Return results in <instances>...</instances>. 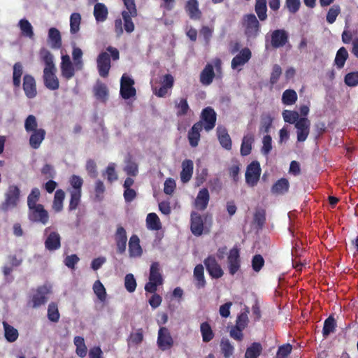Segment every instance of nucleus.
Listing matches in <instances>:
<instances>
[{
	"instance_id": "nucleus-1",
	"label": "nucleus",
	"mask_w": 358,
	"mask_h": 358,
	"mask_svg": "<svg viewBox=\"0 0 358 358\" xmlns=\"http://www.w3.org/2000/svg\"><path fill=\"white\" fill-rule=\"evenodd\" d=\"M39 57L44 63L43 79L45 87L50 90H56L59 87V81L56 75L57 68L53 61L52 54L46 48L39 50Z\"/></svg>"
},
{
	"instance_id": "nucleus-2",
	"label": "nucleus",
	"mask_w": 358,
	"mask_h": 358,
	"mask_svg": "<svg viewBox=\"0 0 358 358\" xmlns=\"http://www.w3.org/2000/svg\"><path fill=\"white\" fill-rule=\"evenodd\" d=\"M106 50L110 52V56L107 52H101L96 59L99 74L102 78H106L108 76L111 67L110 57L114 61L120 58V52L116 48L108 46Z\"/></svg>"
},
{
	"instance_id": "nucleus-3",
	"label": "nucleus",
	"mask_w": 358,
	"mask_h": 358,
	"mask_svg": "<svg viewBox=\"0 0 358 358\" xmlns=\"http://www.w3.org/2000/svg\"><path fill=\"white\" fill-rule=\"evenodd\" d=\"M242 26L244 28V34L248 40L256 38L261 31V24L253 13L243 15Z\"/></svg>"
},
{
	"instance_id": "nucleus-4",
	"label": "nucleus",
	"mask_w": 358,
	"mask_h": 358,
	"mask_svg": "<svg viewBox=\"0 0 358 358\" xmlns=\"http://www.w3.org/2000/svg\"><path fill=\"white\" fill-rule=\"evenodd\" d=\"M148 278L149 281L145 285V291L148 293L156 292L157 287L164 282L159 262H155L151 264Z\"/></svg>"
},
{
	"instance_id": "nucleus-5",
	"label": "nucleus",
	"mask_w": 358,
	"mask_h": 358,
	"mask_svg": "<svg viewBox=\"0 0 358 358\" xmlns=\"http://www.w3.org/2000/svg\"><path fill=\"white\" fill-rule=\"evenodd\" d=\"M125 10L122 11V17L124 20V29L127 33L134 31L135 26L132 21V17H135L138 15L136 3L134 0H122Z\"/></svg>"
},
{
	"instance_id": "nucleus-6",
	"label": "nucleus",
	"mask_w": 358,
	"mask_h": 358,
	"mask_svg": "<svg viewBox=\"0 0 358 358\" xmlns=\"http://www.w3.org/2000/svg\"><path fill=\"white\" fill-rule=\"evenodd\" d=\"M20 197V189L15 185H10L5 193V199L1 204V208L3 211L16 208L18 205Z\"/></svg>"
},
{
	"instance_id": "nucleus-7",
	"label": "nucleus",
	"mask_w": 358,
	"mask_h": 358,
	"mask_svg": "<svg viewBox=\"0 0 358 358\" xmlns=\"http://www.w3.org/2000/svg\"><path fill=\"white\" fill-rule=\"evenodd\" d=\"M262 169L260 164L257 161H252L250 163L247 168L245 174V182L250 187H255L260 178Z\"/></svg>"
},
{
	"instance_id": "nucleus-8",
	"label": "nucleus",
	"mask_w": 358,
	"mask_h": 358,
	"mask_svg": "<svg viewBox=\"0 0 358 358\" xmlns=\"http://www.w3.org/2000/svg\"><path fill=\"white\" fill-rule=\"evenodd\" d=\"M157 345L161 351L171 350L174 345V340L169 329L165 327H161L158 331Z\"/></svg>"
},
{
	"instance_id": "nucleus-9",
	"label": "nucleus",
	"mask_w": 358,
	"mask_h": 358,
	"mask_svg": "<svg viewBox=\"0 0 358 358\" xmlns=\"http://www.w3.org/2000/svg\"><path fill=\"white\" fill-rule=\"evenodd\" d=\"M28 217L30 221L46 224L49 220V214L42 204L29 208Z\"/></svg>"
},
{
	"instance_id": "nucleus-10",
	"label": "nucleus",
	"mask_w": 358,
	"mask_h": 358,
	"mask_svg": "<svg viewBox=\"0 0 358 358\" xmlns=\"http://www.w3.org/2000/svg\"><path fill=\"white\" fill-rule=\"evenodd\" d=\"M200 118L201 120L199 122H201L203 128L206 131H209L212 130L216 124L217 114L212 107L208 106L202 110Z\"/></svg>"
},
{
	"instance_id": "nucleus-11",
	"label": "nucleus",
	"mask_w": 358,
	"mask_h": 358,
	"mask_svg": "<svg viewBox=\"0 0 358 358\" xmlns=\"http://www.w3.org/2000/svg\"><path fill=\"white\" fill-rule=\"evenodd\" d=\"M50 293V289L46 285L38 286L36 289V293L31 296L29 304L34 308L40 307L45 304L48 301L47 295Z\"/></svg>"
},
{
	"instance_id": "nucleus-12",
	"label": "nucleus",
	"mask_w": 358,
	"mask_h": 358,
	"mask_svg": "<svg viewBox=\"0 0 358 358\" xmlns=\"http://www.w3.org/2000/svg\"><path fill=\"white\" fill-rule=\"evenodd\" d=\"M134 85V80L126 74H123L120 81V93L124 99H129L136 95V91Z\"/></svg>"
},
{
	"instance_id": "nucleus-13",
	"label": "nucleus",
	"mask_w": 358,
	"mask_h": 358,
	"mask_svg": "<svg viewBox=\"0 0 358 358\" xmlns=\"http://www.w3.org/2000/svg\"><path fill=\"white\" fill-rule=\"evenodd\" d=\"M61 59V76L66 80H71L75 76L76 70H77L75 63L73 64L68 55H62Z\"/></svg>"
},
{
	"instance_id": "nucleus-14",
	"label": "nucleus",
	"mask_w": 358,
	"mask_h": 358,
	"mask_svg": "<svg viewBox=\"0 0 358 358\" xmlns=\"http://www.w3.org/2000/svg\"><path fill=\"white\" fill-rule=\"evenodd\" d=\"M229 272L231 275H235L241 268L240 251L236 247L229 250L227 257Z\"/></svg>"
},
{
	"instance_id": "nucleus-15",
	"label": "nucleus",
	"mask_w": 358,
	"mask_h": 358,
	"mask_svg": "<svg viewBox=\"0 0 358 358\" xmlns=\"http://www.w3.org/2000/svg\"><path fill=\"white\" fill-rule=\"evenodd\" d=\"M203 263L207 271L213 278L218 279L223 275V270L217 263L215 257L208 256L206 259H205Z\"/></svg>"
},
{
	"instance_id": "nucleus-16",
	"label": "nucleus",
	"mask_w": 358,
	"mask_h": 358,
	"mask_svg": "<svg viewBox=\"0 0 358 358\" xmlns=\"http://www.w3.org/2000/svg\"><path fill=\"white\" fill-rule=\"evenodd\" d=\"M310 122L306 117H301L296 123L297 141L303 142L308 138L310 133Z\"/></svg>"
},
{
	"instance_id": "nucleus-17",
	"label": "nucleus",
	"mask_w": 358,
	"mask_h": 358,
	"mask_svg": "<svg viewBox=\"0 0 358 358\" xmlns=\"http://www.w3.org/2000/svg\"><path fill=\"white\" fill-rule=\"evenodd\" d=\"M115 244L117 246V252L119 254H123L126 251L127 236L125 229L122 226H117L114 235Z\"/></svg>"
},
{
	"instance_id": "nucleus-18",
	"label": "nucleus",
	"mask_w": 358,
	"mask_h": 358,
	"mask_svg": "<svg viewBox=\"0 0 358 358\" xmlns=\"http://www.w3.org/2000/svg\"><path fill=\"white\" fill-rule=\"evenodd\" d=\"M23 90L26 96L34 99L37 95L36 84L35 78L29 74H25L23 77Z\"/></svg>"
},
{
	"instance_id": "nucleus-19",
	"label": "nucleus",
	"mask_w": 358,
	"mask_h": 358,
	"mask_svg": "<svg viewBox=\"0 0 358 358\" xmlns=\"http://www.w3.org/2000/svg\"><path fill=\"white\" fill-rule=\"evenodd\" d=\"M288 34L285 29H276L271 33V44L273 48L283 47L288 42Z\"/></svg>"
},
{
	"instance_id": "nucleus-20",
	"label": "nucleus",
	"mask_w": 358,
	"mask_h": 358,
	"mask_svg": "<svg viewBox=\"0 0 358 358\" xmlns=\"http://www.w3.org/2000/svg\"><path fill=\"white\" fill-rule=\"evenodd\" d=\"M190 221V229L192 233L196 236H201L204 229L202 216L196 212H192L191 213Z\"/></svg>"
},
{
	"instance_id": "nucleus-21",
	"label": "nucleus",
	"mask_w": 358,
	"mask_h": 358,
	"mask_svg": "<svg viewBox=\"0 0 358 358\" xmlns=\"http://www.w3.org/2000/svg\"><path fill=\"white\" fill-rule=\"evenodd\" d=\"M252 57V52L248 48H244L240 50L231 60V68L236 69L239 66H243Z\"/></svg>"
},
{
	"instance_id": "nucleus-22",
	"label": "nucleus",
	"mask_w": 358,
	"mask_h": 358,
	"mask_svg": "<svg viewBox=\"0 0 358 358\" xmlns=\"http://www.w3.org/2000/svg\"><path fill=\"white\" fill-rule=\"evenodd\" d=\"M202 129L203 125L201 122H197L193 124L190 130L188 131L187 138L189 145L192 148H195L198 145L201 137L200 132Z\"/></svg>"
},
{
	"instance_id": "nucleus-23",
	"label": "nucleus",
	"mask_w": 358,
	"mask_h": 358,
	"mask_svg": "<svg viewBox=\"0 0 358 358\" xmlns=\"http://www.w3.org/2000/svg\"><path fill=\"white\" fill-rule=\"evenodd\" d=\"M185 9L190 19L198 20L201 18L202 13L199 8L197 0H188L185 4Z\"/></svg>"
},
{
	"instance_id": "nucleus-24",
	"label": "nucleus",
	"mask_w": 358,
	"mask_h": 358,
	"mask_svg": "<svg viewBox=\"0 0 358 358\" xmlns=\"http://www.w3.org/2000/svg\"><path fill=\"white\" fill-rule=\"evenodd\" d=\"M217 134L220 145L224 149L230 150L232 147V143L227 129L224 127L218 126L217 127Z\"/></svg>"
},
{
	"instance_id": "nucleus-25",
	"label": "nucleus",
	"mask_w": 358,
	"mask_h": 358,
	"mask_svg": "<svg viewBox=\"0 0 358 358\" xmlns=\"http://www.w3.org/2000/svg\"><path fill=\"white\" fill-rule=\"evenodd\" d=\"M48 42L52 49H59L62 45L60 31L55 27L48 31Z\"/></svg>"
},
{
	"instance_id": "nucleus-26",
	"label": "nucleus",
	"mask_w": 358,
	"mask_h": 358,
	"mask_svg": "<svg viewBox=\"0 0 358 358\" xmlns=\"http://www.w3.org/2000/svg\"><path fill=\"white\" fill-rule=\"evenodd\" d=\"M129 252L131 257H141L143 253V250L140 245V239L136 234L132 235L129 238Z\"/></svg>"
},
{
	"instance_id": "nucleus-27",
	"label": "nucleus",
	"mask_w": 358,
	"mask_h": 358,
	"mask_svg": "<svg viewBox=\"0 0 358 358\" xmlns=\"http://www.w3.org/2000/svg\"><path fill=\"white\" fill-rule=\"evenodd\" d=\"M210 195L208 189L203 188L199 190L195 199V207L199 210H204L208 204Z\"/></svg>"
},
{
	"instance_id": "nucleus-28",
	"label": "nucleus",
	"mask_w": 358,
	"mask_h": 358,
	"mask_svg": "<svg viewBox=\"0 0 358 358\" xmlns=\"http://www.w3.org/2000/svg\"><path fill=\"white\" fill-rule=\"evenodd\" d=\"M45 247L50 251L58 250L61 247L60 235L56 231L50 232L45 241Z\"/></svg>"
},
{
	"instance_id": "nucleus-29",
	"label": "nucleus",
	"mask_w": 358,
	"mask_h": 358,
	"mask_svg": "<svg viewBox=\"0 0 358 358\" xmlns=\"http://www.w3.org/2000/svg\"><path fill=\"white\" fill-rule=\"evenodd\" d=\"M46 132L45 129L39 128L37 130L31 131L29 137V145L33 149H38L43 141L45 139Z\"/></svg>"
},
{
	"instance_id": "nucleus-30",
	"label": "nucleus",
	"mask_w": 358,
	"mask_h": 358,
	"mask_svg": "<svg viewBox=\"0 0 358 358\" xmlns=\"http://www.w3.org/2000/svg\"><path fill=\"white\" fill-rule=\"evenodd\" d=\"M215 76L213 66L210 64H207L201 72L200 82L203 85H209L213 83Z\"/></svg>"
},
{
	"instance_id": "nucleus-31",
	"label": "nucleus",
	"mask_w": 358,
	"mask_h": 358,
	"mask_svg": "<svg viewBox=\"0 0 358 358\" xmlns=\"http://www.w3.org/2000/svg\"><path fill=\"white\" fill-rule=\"evenodd\" d=\"M94 95L96 99L105 103L108 98V89L106 84L97 82L93 88Z\"/></svg>"
},
{
	"instance_id": "nucleus-32",
	"label": "nucleus",
	"mask_w": 358,
	"mask_h": 358,
	"mask_svg": "<svg viewBox=\"0 0 358 358\" xmlns=\"http://www.w3.org/2000/svg\"><path fill=\"white\" fill-rule=\"evenodd\" d=\"M194 164L190 159H185L182 163V171L180 172V180L183 183L190 180L193 173Z\"/></svg>"
},
{
	"instance_id": "nucleus-33",
	"label": "nucleus",
	"mask_w": 358,
	"mask_h": 358,
	"mask_svg": "<svg viewBox=\"0 0 358 358\" xmlns=\"http://www.w3.org/2000/svg\"><path fill=\"white\" fill-rule=\"evenodd\" d=\"M93 13L96 22H103L108 17V10L104 3L97 2L94 5Z\"/></svg>"
},
{
	"instance_id": "nucleus-34",
	"label": "nucleus",
	"mask_w": 358,
	"mask_h": 358,
	"mask_svg": "<svg viewBox=\"0 0 358 358\" xmlns=\"http://www.w3.org/2000/svg\"><path fill=\"white\" fill-rule=\"evenodd\" d=\"M195 286L197 289L203 288L206 282L204 277V268L202 264H197L194 269Z\"/></svg>"
},
{
	"instance_id": "nucleus-35",
	"label": "nucleus",
	"mask_w": 358,
	"mask_h": 358,
	"mask_svg": "<svg viewBox=\"0 0 358 358\" xmlns=\"http://www.w3.org/2000/svg\"><path fill=\"white\" fill-rule=\"evenodd\" d=\"M254 141L255 137L251 133L247 134L243 136L241 146V155L242 156H248L251 153L252 145Z\"/></svg>"
},
{
	"instance_id": "nucleus-36",
	"label": "nucleus",
	"mask_w": 358,
	"mask_h": 358,
	"mask_svg": "<svg viewBox=\"0 0 358 358\" xmlns=\"http://www.w3.org/2000/svg\"><path fill=\"white\" fill-rule=\"evenodd\" d=\"M255 11L260 21H265L268 17L266 0H255Z\"/></svg>"
},
{
	"instance_id": "nucleus-37",
	"label": "nucleus",
	"mask_w": 358,
	"mask_h": 358,
	"mask_svg": "<svg viewBox=\"0 0 358 358\" xmlns=\"http://www.w3.org/2000/svg\"><path fill=\"white\" fill-rule=\"evenodd\" d=\"M289 183L287 179L280 178L271 187V192L275 194H284L287 192Z\"/></svg>"
},
{
	"instance_id": "nucleus-38",
	"label": "nucleus",
	"mask_w": 358,
	"mask_h": 358,
	"mask_svg": "<svg viewBox=\"0 0 358 358\" xmlns=\"http://www.w3.org/2000/svg\"><path fill=\"white\" fill-rule=\"evenodd\" d=\"M3 327L4 329V336L6 341L10 343H13L17 341L19 336L17 329L5 321L3 322Z\"/></svg>"
},
{
	"instance_id": "nucleus-39",
	"label": "nucleus",
	"mask_w": 358,
	"mask_h": 358,
	"mask_svg": "<svg viewBox=\"0 0 358 358\" xmlns=\"http://www.w3.org/2000/svg\"><path fill=\"white\" fill-rule=\"evenodd\" d=\"M262 350V344L259 342H254L247 348L245 358H258L261 355Z\"/></svg>"
},
{
	"instance_id": "nucleus-40",
	"label": "nucleus",
	"mask_w": 358,
	"mask_h": 358,
	"mask_svg": "<svg viewBox=\"0 0 358 358\" xmlns=\"http://www.w3.org/2000/svg\"><path fill=\"white\" fill-rule=\"evenodd\" d=\"M22 73L23 66L22 63L20 62L15 63L13 66V84L16 88L20 86Z\"/></svg>"
},
{
	"instance_id": "nucleus-41",
	"label": "nucleus",
	"mask_w": 358,
	"mask_h": 358,
	"mask_svg": "<svg viewBox=\"0 0 358 358\" xmlns=\"http://www.w3.org/2000/svg\"><path fill=\"white\" fill-rule=\"evenodd\" d=\"M200 331L202 336V340L204 343H208L213 339L215 334L211 328V326L208 322H202L200 325Z\"/></svg>"
},
{
	"instance_id": "nucleus-42",
	"label": "nucleus",
	"mask_w": 358,
	"mask_h": 358,
	"mask_svg": "<svg viewBox=\"0 0 358 358\" xmlns=\"http://www.w3.org/2000/svg\"><path fill=\"white\" fill-rule=\"evenodd\" d=\"M175 107L177 110L176 115L178 117L186 115L190 110V108L186 98H180L179 101L176 100Z\"/></svg>"
},
{
	"instance_id": "nucleus-43",
	"label": "nucleus",
	"mask_w": 358,
	"mask_h": 358,
	"mask_svg": "<svg viewBox=\"0 0 358 358\" xmlns=\"http://www.w3.org/2000/svg\"><path fill=\"white\" fill-rule=\"evenodd\" d=\"M74 345L76 347V353L81 358H84L87 353V348L85 343V339L82 336H76L73 339Z\"/></svg>"
},
{
	"instance_id": "nucleus-44",
	"label": "nucleus",
	"mask_w": 358,
	"mask_h": 358,
	"mask_svg": "<svg viewBox=\"0 0 358 358\" xmlns=\"http://www.w3.org/2000/svg\"><path fill=\"white\" fill-rule=\"evenodd\" d=\"M64 198V192L61 189H57L55 193L54 200L52 203V209L55 212L59 213L62 210Z\"/></svg>"
},
{
	"instance_id": "nucleus-45",
	"label": "nucleus",
	"mask_w": 358,
	"mask_h": 358,
	"mask_svg": "<svg viewBox=\"0 0 358 358\" xmlns=\"http://www.w3.org/2000/svg\"><path fill=\"white\" fill-rule=\"evenodd\" d=\"M336 322L333 315L329 316L324 322L322 335L327 338L330 334L336 331Z\"/></svg>"
},
{
	"instance_id": "nucleus-46",
	"label": "nucleus",
	"mask_w": 358,
	"mask_h": 358,
	"mask_svg": "<svg viewBox=\"0 0 358 358\" xmlns=\"http://www.w3.org/2000/svg\"><path fill=\"white\" fill-rule=\"evenodd\" d=\"M69 182L71 188L68 189L69 192L82 193L83 180L81 177L77 175H73L69 179Z\"/></svg>"
},
{
	"instance_id": "nucleus-47",
	"label": "nucleus",
	"mask_w": 358,
	"mask_h": 358,
	"mask_svg": "<svg viewBox=\"0 0 358 358\" xmlns=\"http://www.w3.org/2000/svg\"><path fill=\"white\" fill-rule=\"evenodd\" d=\"M146 224L149 229L153 231H157L162 227L159 218L155 213H150L147 215Z\"/></svg>"
},
{
	"instance_id": "nucleus-48",
	"label": "nucleus",
	"mask_w": 358,
	"mask_h": 358,
	"mask_svg": "<svg viewBox=\"0 0 358 358\" xmlns=\"http://www.w3.org/2000/svg\"><path fill=\"white\" fill-rule=\"evenodd\" d=\"M348 58V52L345 48L341 47L336 52L334 63L338 69H342Z\"/></svg>"
},
{
	"instance_id": "nucleus-49",
	"label": "nucleus",
	"mask_w": 358,
	"mask_h": 358,
	"mask_svg": "<svg viewBox=\"0 0 358 358\" xmlns=\"http://www.w3.org/2000/svg\"><path fill=\"white\" fill-rule=\"evenodd\" d=\"M297 101V94L294 90H286L282 93V102L286 106L293 105Z\"/></svg>"
},
{
	"instance_id": "nucleus-50",
	"label": "nucleus",
	"mask_w": 358,
	"mask_h": 358,
	"mask_svg": "<svg viewBox=\"0 0 358 358\" xmlns=\"http://www.w3.org/2000/svg\"><path fill=\"white\" fill-rule=\"evenodd\" d=\"M220 348L224 358H229L234 351V348L228 338H222Z\"/></svg>"
},
{
	"instance_id": "nucleus-51",
	"label": "nucleus",
	"mask_w": 358,
	"mask_h": 358,
	"mask_svg": "<svg viewBox=\"0 0 358 358\" xmlns=\"http://www.w3.org/2000/svg\"><path fill=\"white\" fill-rule=\"evenodd\" d=\"M19 27L22 34L29 38H33L34 34L31 23L26 19H22L19 22Z\"/></svg>"
},
{
	"instance_id": "nucleus-52",
	"label": "nucleus",
	"mask_w": 358,
	"mask_h": 358,
	"mask_svg": "<svg viewBox=\"0 0 358 358\" xmlns=\"http://www.w3.org/2000/svg\"><path fill=\"white\" fill-rule=\"evenodd\" d=\"M60 314L59 313L57 304L51 302L48 308V318L52 322H57L59 320Z\"/></svg>"
},
{
	"instance_id": "nucleus-53",
	"label": "nucleus",
	"mask_w": 358,
	"mask_h": 358,
	"mask_svg": "<svg viewBox=\"0 0 358 358\" xmlns=\"http://www.w3.org/2000/svg\"><path fill=\"white\" fill-rule=\"evenodd\" d=\"M81 16L78 13H73L70 17V31L71 34H76L80 29Z\"/></svg>"
},
{
	"instance_id": "nucleus-54",
	"label": "nucleus",
	"mask_w": 358,
	"mask_h": 358,
	"mask_svg": "<svg viewBox=\"0 0 358 358\" xmlns=\"http://www.w3.org/2000/svg\"><path fill=\"white\" fill-rule=\"evenodd\" d=\"M93 290L94 294L96 295L97 298L101 301H104L106 299V292L104 286L101 282L100 280H96L93 285Z\"/></svg>"
},
{
	"instance_id": "nucleus-55",
	"label": "nucleus",
	"mask_w": 358,
	"mask_h": 358,
	"mask_svg": "<svg viewBox=\"0 0 358 358\" xmlns=\"http://www.w3.org/2000/svg\"><path fill=\"white\" fill-rule=\"evenodd\" d=\"M273 118L269 115H262L261 117L259 131L264 134H268L271 128Z\"/></svg>"
},
{
	"instance_id": "nucleus-56",
	"label": "nucleus",
	"mask_w": 358,
	"mask_h": 358,
	"mask_svg": "<svg viewBox=\"0 0 358 358\" xmlns=\"http://www.w3.org/2000/svg\"><path fill=\"white\" fill-rule=\"evenodd\" d=\"M341 13V7L338 4L333 5L328 10L326 20L329 24H333Z\"/></svg>"
},
{
	"instance_id": "nucleus-57",
	"label": "nucleus",
	"mask_w": 358,
	"mask_h": 358,
	"mask_svg": "<svg viewBox=\"0 0 358 358\" xmlns=\"http://www.w3.org/2000/svg\"><path fill=\"white\" fill-rule=\"evenodd\" d=\"M72 57L75 63V66L77 70H81L83 66V62L82 60L83 51L79 48H73L72 51Z\"/></svg>"
},
{
	"instance_id": "nucleus-58",
	"label": "nucleus",
	"mask_w": 358,
	"mask_h": 358,
	"mask_svg": "<svg viewBox=\"0 0 358 358\" xmlns=\"http://www.w3.org/2000/svg\"><path fill=\"white\" fill-rule=\"evenodd\" d=\"M24 129L27 133H30L39 129L38 128V122L34 115H29L27 116L24 121Z\"/></svg>"
},
{
	"instance_id": "nucleus-59",
	"label": "nucleus",
	"mask_w": 358,
	"mask_h": 358,
	"mask_svg": "<svg viewBox=\"0 0 358 358\" xmlns=\"http://www.w3.org/2000/svg\"><path fill=\"white\" fill-rule=\"evenodd\" d=\"M282 115L284 121L289 124H295L300 119L298 112L294 110H285Z\"/></svg>"
},
{
	"instance_id": "nucleus-60",
	"label": "nucleus",
	"mask_w": 358,
	"mask_h": 358,
	"mask_svg": "<svg viewBox=\"0 0 358 358\" xmlns=\"http://www.w3.org/2000/svg\"><path fill=\"white\" fill-rule=\"evenodd\" d=\"M136 281L132 273H128L124 277L125 289L130 293L134 292L136 288Z\"/></svg>"
},
{
	"instance_id": "nucleus-61",
	"label": "nucleus",
	"mask_w": 358,
	"mask_h": 358,
	"mask_svg": "<svg viewBox=\"0 0 358 358\" xmlns=\"http://www.w3.org/2000/svg\"><path fill=\"white\" fill-rule=\"evenodd\" d=\"M292 350V345L289 343L279 346L275 358H287Z\"/></svg>"
},
{
	"instance_id": "nucleus-62",
	"label": "nucleus",
	"mask_w": 358,
	"mask_h": 358,
	"mask_svg": "<svg viewBox=\"0 0 358 358\" xmlns=\"http://www.w3.org/2000/svg\"><path fill=\"white\" fill-rule=\"evenodd\" d=\"M40 197V191L38 188L34 187L31 189L30 194L27 197V206L28 208L30 206H37L39 203H37Z\"/></svg>"
},
{
	"instance_id": "nucleus-63",
	"label": "nucleus",
	"mask_w": 358,
	"mask_h": 358,
	"mask_svg": "<svg viewBox=\"0 0 358 358\" xmlns=\"http://www.w3.org/2000/svg\"><path fill=\"white\" fill-rule=\"evenodd\" d=\"M263 145L261 152L264 155H268L272 150V138L268 134L265 135L262 139Z\"/></svg>"
},
{
	"instance_id": "nucleus-64",
	"label": "nucleus",
	"mask_w": 358,
	"mask_h": 358,
	"mask_svg": "<svg viewBox=\"0 0 358 358\" xmlns=\"http://www.w3.org/2000/svg\"><path fill=\"white\" fill-rule=\"evenodd\" d=\"M344 81L345 83L350 87L358 85V71L347 73L345 76Z\"/></svg>"
}]
</instances>
